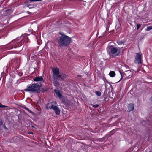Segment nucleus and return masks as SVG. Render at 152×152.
<instances>
[{
  "label": "nucleus",
  "instance_id": "f257e3e1",
  "mask_svg": "<svg viewBox=\"0 0 152 152\" xmlns=\"http://www.w3.org/2000/svg\"><path fill=\"white\" fill-rule=\"evenodd\" d=\"M28 35L27 34H24L21 36L20 39H15L7 45V49H10L13 48H16L20 47L24 43H27L29 41Z\"/></svg>",
  "mask_w": 152,
  "mask_h": 152
},
{
  "label": "nucleus",
  "instance_id": "f03ea898",
  "mask_svg": "<svg viewBox=\"0 0 152 152\" xmlns=\"http://www.w3.org/2000/svg\"><path fill=\"white\" fill-rule=\"evenodd\" d=\"M59 34L61 36L59 37L58 42L60 46L66 47L71 42V38L63 33H59Z\"/></svg>",
  "mask_w": 152,
  "mask_h": 152
},
{
  "label": "nucleus",
  "instance_id": "7ed1b4c3",
  "mask_svg": "<svg viewBox=\"0 0 152 152\" xmlns=\"http://www.w3.org/2000/svg\"><path fill=\"white\" fill-rule=\"evenodd\" d=\"M53 80L52 83L53 84L57 80H64L66 78L65 75L63 76L60 74L59 69L57 67L54 68L52 70Z\"/></svg>",
  "mask_w": 152,
  "mask_h": 152
},
{
  "label": "nucleus",
  "instance_id": "20e7f679",
  "mask_svg": "<svg viewBox=\"0 0 152 152\" xmlns=\"http://www.w3.org/2000/svg\"><path fill=\"white\" fill-rule=\"evenodd\" d=\"M42 85L40 82L32 84L28 86L26 88L24 89V91L31 93H39L40 91V88L42 86Z\"/></svg>",
  "mask_w": 152,
  "mask_h": 152
},
{
  "label": "nucleus",
  "instance_id": "39448f33",
  "mask_svg": "<svg viewBox=\"0 0 152 152\" xmlns=\"http://www.w3.org/2000/svg\"><path fill=\"white\" fill-rule=\"evenodd\" d=\"M120 50L119 49L118 50L113 45H110L109 47L108 52L109 54L112 58L119 56L120 53Z\"/></svg>",
  "mask_w": 152,
  "mask_h": 152
},
{
  "label": "nucleus",
  "instance_id": "423d86ee",
  "mask_svg": "<svg viewBox=\"0 0 152 152\" xmlns=\"http://www.w3.org/2000/svg\"><path fill=\"white\" fill-rule=\"evenodd\" d=\"M56 104L57 102L56 101L53 102L51 103V107H48L47 109L48 110L53 109L56 115H59L60 114V110L59 108L57 106L55 105Z\"/></svg>",
  "mask_w": 152,
  "mask_h": 152
},
{
  "label": "nucleus",
  "instance_id": "0eeeda50",
  "mask_svg": "<svg viewBox=\"0 0 152 152\" xmlns=\"http://www.w3.org/2000/svg\"><path fill=\"white\" fill-rule=\"evenodd\" d=\"M141 53H138L137 54L135 60H134L135 63L139 64L141 63Z\"/></svg>",
  "mask_w": 152,
  "mask_h": 152
},
{
  "label": "nucleus",
  "instance_id": "6e6552de",
  "mask_svg": "<svg viewBox=\"0 0 152 152\" xmlns=\"http://www.w3.org/2000/svg\"><path fill=\"white\" fill-rule=\"evenodd\" d=\"M34 81L38 82V81H42L44 82V80L42 77L41 76H37L35 77L33 79Z\"/></svg>",
  "mask_w": 152,
  "mask_h": 152
},
{
  "label": "nucleus",
  "instance_id": "1a4fd4ad",
  "mask_svg": "<svg viewBox=\"0 0 152 152\" xmlns=\"http://www.w3.org/2000/svg\"><path fill=\"white\" fill-rule=\"evenodd\" d=\"M127 130L128 132L131 134L134 133L135 131L136 132V131L135 130L131 128L129 126L127 127Z\"/></svg>",
  "mask_w": 152,
  "mask_h": 152
},
{
  "label": "nucleus",
  "instance_id": "9d476101",
  "mask_svg": "<svg viewBox=\"0 0 152 152\" xmlns=\"http://www.w3.org/2000/svg\"><path fill=\"white\" fill-rule=\"evenodd\" d=\"M134 104H133L130 103L128 106V110L129 112H130L134 109Z\"/></svg>",
  "mask_w": 152,
  "mask_h": 152
},
{
  "label": "nucleus",
  "instance_id": "9b49d317",
  "mask_svg": "<svg viewBox=\"0 0 152 152\" xmlns=\"http://www.w3.org/2000/svg\"><path fill=\"white\" fill-rule=\"evenodd\" d=\"M29 2V1L26 2L25 4V6L29 8L30 9L34 7V5L32 4H30Z\"/></svg>",
  "mask_w": 152,
  "mask_h": 152
},
{
  "label": "nucleus",
  "instance_id": "f8f14e48",
  "mask_svg": "<svg viewBox=\"0 0 152 152\" xmlns=\"http://www.w3.org/2000/svg\"><path fill=\"white\" fill-rule=\"evenodd\" d=\"M54 91L56 94V96L58 97L59 98H61V97L62 95L61 93L59 90L55 89Z\"/></svg>",
  "mask_w": 152,
  "mask_h": 152
},
{
  "label": "nucleus",
  "instance_id": "ddd939ff",
  "mask_svg": "<svg viewBox=\"0 0 152 152\" xmlns=\"http://www.w3.org/2000/svg\"><path fill=\"white\" fill-rule=\"evenodd\" d=\"M109 75L111 77H113L115 75V73L114 71H111L109 73Z\"/></svg>",
  "mask_w": 152,
  "mask_h": 152
},
{
  "label": "nucleus",
  "instance_id": "4468645a",
  "mask_svg": "<svg viewBox=\"0 0 152 152\" xmlns=\"http://www.w3.org/2000/svg\"><path fill=\"white\" fill-rule=\"evenodd\" d=\"M117 130L116 129H114L112 131H111L110 132L109 134H108L110 135V136H111Z\"/></svg>",
  "mask_w": 152,
  "mask_h": 152
},
{
  "label": "nucleus",
  "instance_id": "2eb2a0df",
  "mask_svg": "<svg viewBox=\"0 0 152 152\" xmlns=\"http://www.w3.org/2000/svg\"><path fill=\"white\" fill-rule=\"evenodd\" d=\"M109 136H110L109 134H107L102 139L103 140L106 141Z\"/></svg>",
  "mask_w": 152,
  "mask_h": 152
},
{
  "label": "nucleus",
  "instance_id": "dca6fc26",
  "mask_svg": "<svg viewBox=\"0 0 152 152\" xmlns=\"http://www.w3.org/2000/svg\"><path fill=\"white\" fill-rule=\"evenodd\" d=\"M124 41H121L120 40H118L117 41V43L119 45H121L122 44H124Z\"/></svg>",
  "mask_w": 152,
  "mask_h": 152
},
{
  "label": "nucleus",
  "instance_id": "f3484780",
  "mask_svg": "<svg viewBox=\"0 0 152 152\" xmlns=\"http://www.w3.org/2000/svg\"><path fill=\"white\" fill-rule=\"evenodd\" d=\"M57 80V81H56V82L55 83L53 84L54 85V86L56 87H57L59 86V83L58 82Z\"/></svg>",
  "mask_w": 152,
  "mask_h": 152
},
{
  "label": "nucleus",
  "instance_id": "a211bd4d",
  "mask_svg": "<svg viewBox=\"0 0 152 152\" xmlns=\"http://www.w3.org/2000/svg\"><path fill=\"white\" fill-rule=\"evenodd\" d=\"M59 99L61 100V101L63 102H65V98L62 95V96L61 98H59Z\"/></svg>",
  "mask_w": 152,
  "mask_h": 152
},
{
  "label": "nucleus",
  "instance_id": "6ab92c4d",
  "mask_svg": "<svg viewBox=\"0 0 152 152\" xmlns=\"http://www.w3.org/2000/svg\"><path fill=\"white\" fill-rule=\"evenodd\" d=\"M51 104L50 105V103H48L45 104V108L47 110H48V109H47V108L49 107H51Z\"/></svg>",
  "mask_w": 152,
  "mask_h": 152
},
{
  "label": "nucleus",
  "instance_id": "aec40b11",
  "mask_svg": "<svg viewBox=\"0 0 152 152\" xmlns=\"http://www.w3.org/2000/svg\"><path fill=\"white\" fill-rule=\"evenodd\" d=\"M8 107L7 106L4 105L2 104L1 103H0V108H7Z\"/></svg>",
  "mask_w": 152,
  "mask_h": 152
},
{
  "label": "nucleus",
  "instance_id": "412c9836",
  "mask_svg": "<svg viewBox=\"0 0 152 152\" xmlns=\"http://www.w3.org/2000/svg\"><path fill=\"white\" fill-rule=\"evenodd\" d=\"M119 72L120 73V74H121V78L120 79V80H121L123 77H124V74H125V73H124V72H123V73H122L121 71H119Z\"/></svg>",
  "mask_w": 152,
  "mask_h": 152
},
{
  "label": "nucleus",
  "instance_id": "4be33fe9",
  "mask_svg": "<svg viewBox=\"0 0 152 152\" xmlns=\"http://www.w3.org/2000/svg\"><path fill=\"white\" fill-rule=\"evenodd\" d=\"M95 94H96L98 96H100L101 95V93L99 91H95Z\"/></svg>",
  "mask_w": 152,
  "mask_h": 152
},
{
  "label": "nucleus",
  "instance_id": "5701e85b",
  "mask_svg": "<svg viewBox=\"0 0 152 152\" xmlns=\"http://www.w3.org/2000/svg\"><path fill=\"white\" fill-rule=\"evenodd\" d=\"M25 109L26 110H27L28 112L31 113V114H33L34 113L32 112L31 110H30L28 108L25 107Z\"/></svg>",
  "mask_w": 152,
  "mask_h": 152
},
{
  "label": "nucleus",
  "instance_id": "b1692460",
  "mask_svg": "<svg viewBox=\"0 0 152 152\" xmlns=\"http://www.w3.org/2000/svg\"><path fill=\"white\" fill-rule=\"evenodd\" d=\"M42 1V0H29V2L30 3H32L33 2H36V1Z\"/></svg>",
  "mask_w": 152,
  "mask_h": 152
},
{
  "label": "nucleus",
  "instance_id": "393cba45",
  "mask_svg": "<svg viewBox=\"0 0 152 152\" xmlns=\"http://www.w3.org/2000/svg\"><path fill=\"white\" fill-rule=\"evenodd\" d=\"M91 105H92V107L94 108H97L99 106V105L98 104H91Z\"/></svg>",
  "mask_w": 152,
  "mask_h": 152
},
{
  "label": "nucleus",
  "instance_id": "a878e982",
  "mask_svg": "<svg viewBox=\"0 0 152 152\" xmlns=\"http://www.w3.org/2000/svg\"><path fill=\"white\" fill-rule=\"evenodd\" d=\"M151 29H152V26H148L146 28V31H149Z\"/></svg>",
  "mask_w": 152,
  "mask_h": 152
},
{
  "label": "nucleus",
  "instance_id": "bb28decb",
  "mask_svg": "<svg viewBox=\"0 0 152 152\" xmlns=\"http://www.w3.org/2000/svg\"><path fill=\"white\" fill-rule=\"evenodd\" d=\"M141 25L140 24H138L137 25V30L139 29L140 27L141 26Z\"/></svg>",
  "mask_w": 152,
  "mask_h": 152
},
{
  "label": "nucleus",
  "instance_id": "cd10ccee",
  "mask_svg": "<svg viewBox=\"0 0 152 152\" xmlns=\"http://www.w3.org/2000/svg\"><path fill=\"white\" fill-rule=\"evenodd\" d=\"M3 124V122L2 120L0 118V125H2Z\"/></svg>",
  "mask_w": 152,
  "mask_h": 152
},
{
  "label": "nucleus",
  "instance_id": "c85d7f7f",
  "mask_svg": "<svg viewBox=\"0 0 152 152\" xmlns=\"http://www.w3.org/2000/svg\"><path fill=\"white\" fill-rule=\"evenodd\" d=\"M109 30V27L108 26H107L106 28V31H108Z\"/></svg>",
  "mask_w": 152,
  "mask_h": 152
},
{
  "label": "nucleus",
  "instance_id": "c756f323",
  "mask_svg": "<svg viewBox=\"0 0 152 152\" xmlns=\"http://www.w3.org/2000/svg\"><path fill=\"white\" fill-rule=\"evenodd\" d=\"M4 128L5 129H7V127L6 126H5V125H4Z\"/></svg>",
  "mask_w": 152,
  "mask_h": 152
},
{
  "label": "nucleus",
  "instance_id": "7c9ffc66",
  "mask_svg": "<svg viewBox=\"0 0 152 152\" xmlns=\"http://www.w3.org/2000/svg\"><path fill=\"white\" fill-rule=\"evenodd\" d=\"M27 13H28L29 14H30L31 13V12H30L29 11H27Z\"/></svg>",
  "mask_w": 152,
  "mask_h": 152
},
{
  "label": "nucleus",
  "instance_id": "2f4dec72",
  "mask_svg": "<svg viewBox=\"0 0 152 152\" xmlns=\"http://www.w3.org/2000/svg\"><path fill=\"white\" fill-rule=\"evenodd\" d=\"M77 76L79 77H82V75H77Z\"/></svg>",
  "mask_w": 152,
  "mask_h": 152
},
{
  "label": "nucleus",
  "instance_id": "473e14b6",
  "mask_svg": "<svg viewBox=\"0 0 152 152\" xmlns=\"http://www.w3.org/2000/svg\"><path fill=\"white\" fill-rule=\"evenodd\" d=\"M28 133L29 134H33V132H29Z\"/></svg>",
  "mask_w": 152,
  "mask_h": 152
},
{
  "label": "nucleus",
  "instance_id": "72a5a7b5",
  "mask_svg": "<svg viewBox=\"0 0 152 152\" xmlns=\"http://www.w3.org/2000/svg\"><path fill=\"white\" fill-rule=\"evenodd\" d=\"M20 59H16V61L17 62V61H19Z\"/></svg>",
  "mask_w": 152,
  "mask_h": 152
},
{
  "label": "nucleus",
  "instance_id": "f704fd0d",
  "mask_svg": "<svg viewBox=\"0 0 152 152\" xmlns=\"http://www.w3.org/2000/svg\"><path fill=\"white\" fill-rule=\"evenodd\" d=\"M37 42H38V45H40V42H39L38 41H37Z\"/></svg>",
  "mask_w": 152,
  "mask_h": 152
},
{
  "label": "nucleus",
  "instance_id": "c9c22d12",
  "mask_svg": "<svg viewBox=\"0 0 152 152\" xmlns=\"http://www.w3.org/2000/svg\"><path fill=\"white\" fill-rule=\"evenodd\" d=\"M151 102H152V97H151Z\"/></svg>",
  "mask_w": 152,
  "mask_h": 152
},
{
  "label": "nucleus",
  "instance_id": "e433bc0d",
  "mask_svg": "<svg viewBox=\"0 0 152 152\" xmlns=\"http://www.w3.org/2000/svg\"><path fill=\"white\" fill-rule=\"evenodd\" d=\"M22 50V49H21V50H20V51L21 50Z\"/></svg>",
  "mask_w": 152,
  "mask_h": 152
},
{
  "label": "nucleus",
  "instance_id": "4c0bfd02",
  "mask_svg": "<svg viewBox=\"0 0 152 152\" xmlns=\"http://www.w3.org/2000/svg\"><path fill=\"white\" fill-rule=\"evenodd\" d=\"M149 152H151V151H149Z\"/></svg>",
  "mask_w": 152,
  "mask_h": 152
}]
</instances>
